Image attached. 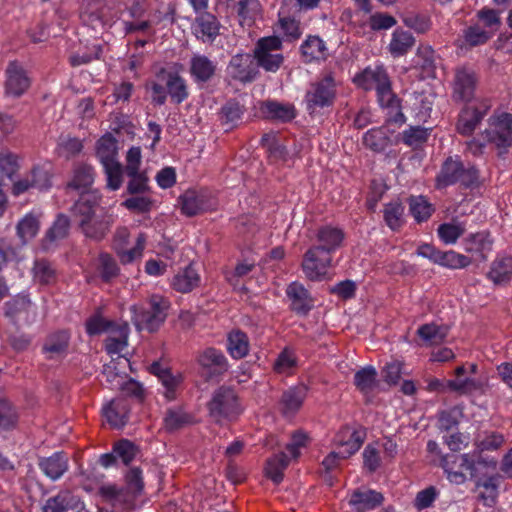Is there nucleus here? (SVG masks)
<instances>
[{"label":"nucleus","instance_id":"58836bf2","mask_svg":"<svg viewBox=\"0 0 512 512\" xmlns=\"http://www.w3.org/2000/svg\"><path fill=\"white\" fill-rule=\"evenodd\" d=\"M34 282L40 285H52L57 281V272L53 264L45 259H36L32 267Z\"/></svg>","mask_w":512,"mask_h":512},{"label":"nucleus","instance_id":"ddd939ff","mask_svg":"<svg viewBox=\"0 0 512 512\" xmlns=\"http://www.w3.org/2000/svg\"><path fill=\"white\" fill-rule=\"evenodd\" d=\"M335 98V84L331 76H326L311 84L306 92L307 109L312 113L318 108L330 106Z\"/></svg>","mask_w":512,"mask_h":512},{"label":"nucleus","instance_id":"2f4dec72","mask_svg":"<svg viewBox=\"0 0 512 512\" xmlns=\"http://www.w3.org/2000/svg\"><path fill=\"white\" fill-rule=\"evenodd\" d=\"M19 419L18 408L7 399H0V436L7 437V434L16 430Z\"/></svg>","mask_w":512,"mask_h":512},{"label":"nucleus","instance_id":"774afa93","mask_svg":"<svg viewBox=\"0 0 512 512\" xmlns=\"http://www.w3.org/2000/svg\"><path fill=\"white\" fill-rule=\"evenodd\" d=\"M33 188L40 191L48 190L52 186V175L45 166H34L29 173Z\"/></svg>","mask_w":512,"mask_h":512},{"label":"nucleus","instance_id":"9b49d317","mask_svg":"<svg viewBox=\"0 0 512 512\" xmlns=\"http://www.w3.org/2000/svg\"><path fill=\"white\" fill-rule=\"evenodd\" d=\"M177 202L181 213L188 217L211 210L215 206V201L206 189H188L178 197Z\"/></svg>","mask_w":512,"mask_h":512},{"label":"nucleus","instance_id":"c85d7f7f","mask_svg":"<svg viewBox=\"0 0 512 512\" xmlns=\"http://www.w3.org/2000/svg\"><path fill=\"white\" fill-rule=\"evenodd\" d=\"M415 43L416 39L409 31L397 28L391 35V40L387 46V50L392 57L398 58L411 51Z\"/></svg>","mask_w":512,"mask_h":512},{"label":"nucleus","instance_id":"f8f14e48","mask_svg":"<svg viewBox=\"0 0 512 512\" xmlns=\"http://www.w3.org/2000/svg\"><path fill=\"white\" fill-rule=\"evenodd\" d=\"M332 264V254L324 249L312 246L309 248L302 261V269L309 280H321Z\"/></svg>","mask_w":512,"mask_h":512},{"label":"nucleus","instance_id":"603ef678","mask_svg":"<svg viewBox=\"0 0 512 512\" xmlns=\"http://www.w3.org/2000/svg\"><path fill=\"white\" fill-rule=\"evenodd\" d=\"M260 3L258 0H240L238 2V16L241 26H251L260 15Z\"/></svg>","mask_w":512,"mask_h":512},{"label":"nucleus","instance_id":"de8ad7c7","mask_svg":"<svg viewBox=\"0 0 512 512\" xmlns=\"http://www.w3.org/2000/svg\"><path fill=\"white\" fill-rule=\"evenodd\" d=\"M383 501L381 493L374 490L356 491L352 494L350 503L359 511L371 510L379 506Z\"/></svg>","mask_w":512,"mask_h":512},{"label":"nucleus","instance_id":"49530a36","mask_svg":"<svg viewBox=\"0 0 512 512\" xmlns=\"http://www.w3.org/2000/svg\"><path fill=\"white\" fill-rule=\"evenodd\" d=\"M482 119L480 114L472 109L470 106L464 107L457 121L456 129L458 133L463 136H470L481 123Z\"/></svg>","mask_w":512,"mask_h":512},{"label":"nucleus","instance_id":"c9c22d12","mask_svg":"<svg viewBox=\"0 0 512 512\" xmlns=\"http://www.w3.org/2000/svg\"><path fill=\"white\" fill-rule=\"evenodd\" d=\"M121 323L103 317L100 310L92 314L85 322V331L90 337L103 333H114V329Z\"/></svg>","mask_w":512,"mask_h":512},{"label":"nucleus","instance_id":"a19ab883","mask_svg":"<svg viewBox=\"0 0 512 512\" xmlns=\"http://www.w3.org/2000/svg\"><path fill=\"white\" fill-rule=\"evenodd\" d=\"M129 326L126 322L121 323L114 329L115 336H109L105 340V351L109 355L120 354L128 345Z\"/></svg>","mask_w":512,"mask_h":512},{"label":"nucleus","instance_id":"423d86ee","mask_svg":"<svg viewBox=\"0 0 512 512\" xmlns=\"http://www.w3.org/2000/svg\"><path fill=\"white\" fill-rule=\"evenodd\" d=\"M148 371L157 378L166 401L171 402L178 398L184 383V376L181 372H174L170 366L160 360L153 361L149 365Z\"/></svg>","mask_w":512,"mask_h":512},{"label":"nucleus","instance_id":"052dcab7","mask_svg":"<svg viewBox=\"0 0 512 512\" xmlns=\"http://www.w3.org/2000/svg\"><path fill=\"white\" fill-rule=\"evenodd\" d=\"M403 214L404 207L398 200L387 203L383 210L384 220L392 230L401 227L403 224Z\"/></svg>","mask_w":512,"mask_h":512},{"label":"nucleus","instance_id":"4c0bfd02","mask_svg":"<svg viewBox=\"0 0 512 512\" xmlns=\"http://www.w3.org/2000/svg\"><path fill=\"white\" fill-rule=\"evenodd\" d=\"M166 87L171 101L175 104H181L189 97L186 80L176 72L167 74Z\"/></svg>","mask_w":512,"mask_h":512},{"label":"nucleus","instance_id":"37998d69","mask_svg":"<svg viewBox=\"0 0 512 512\" xmlns=\"http://www.w3.org/2000/svg\"><path fill=\"white\" fill-rule=\"evenodd\" d=\"M227 351L234 359L244 358L250 348L249 339L246 333L241 330H232L227 339Z\"/></svg>","mask_w":512,"mask_h":512},{"label":"nucleus","instance_id":"473e14b6","mask_svg":"<svg viewBox=\"0 0 512 512\" xmlns=\"http://www.w3.org/2000/svg\"><path fill=\"white\" fill-rule=\"evenodd\" d=\"M493 239L487 231H481L470 234L464 240L466 252L479 255L482 259L487 258V254L492 250Z\"/></svg>","mask_w":512,"mask_h":512},{"label":"nucleus","instance_id":"7c9ffc66","mask_svg":"<svg viewBox=\"0 0 512 512\" xmlns=\"http://www.w3.org/2000/svg\"><path fill=\"white\" fill-rule=\"evenodd\" d=\"M392 133L386 121V125L368 130L363 136V144L374 152H383L392 144L390 136Z\"/></svg>","mask_w":512,"mask_h":512},{"label":"nucleus","instance_id":"c03bdc74","mask_svg":"<svg viewBox=\"0 0 512 512\" xmlns=\"http://www.w3.org/2000/svg\"><path fill=\"white\" fill-rule=\"evenodd\" d=\"M94 168L91 165L81 163L74 168L73 177L68 183V187L75 190H86L94 182Z\"/></svg>","mask_w":512,"mask_h":512},{"label":"nucleus","instance_id":"393cba45","mask_svg":"<svg viewBox=\"0 0 512 512\" xmlns=\"http://www.w3.org/2000/svg\"><path fill=\"white\" fill-rule=\"evenodd\" d=\"M286 295L290 300V308L296 314L306 315L313 307V299L308 290L299 282H292L286 289Z\"/></svg>","mask_w":512,"mask_h":512},{"label":"nucleus","instance_id":"bf43d9fd","mask_svg":"<svg viewBox=\"0 0 512 512\" xmlns=\"http://www.w3.org/2000/svg\"><path fill=\"white\" fill-rule=\"evenodd\" d=\"M17 235L22 243L34 238L39 230V221L36 216L26 214L17 224Z\"/></svg>","mask_w":512,"mask_h":512},{"label":"nucleus","instance_id":"79ce46f5","mask_svg":"<svg viewBox=\"0 0 512 512\" xmlns=\"http://www.w3.org/2000/svg\"><path fill=\"white\" fill-rule=\"evenodd\" d=\"M304 61L324 60L327 57V48L324 41L318 36H309L301 45Z\"/></svg>","mask_w":512,"mask_h":512},{"label":"nucleus","instance_id":"1a4fd4ad","mask_svg":"<svg viewBox=\"0 0 512 512\" xmlns=\"http://www.w3.org/2000/svg\"><path fill=\"white\" fill-rule=\"evenodd\" d=\"M198 373L205 382L218 383L224 373V354L214 347H207L197 356Z\"/></svg>","mask_w":512,"mask_h":512},{"label":"nucleus","instance_id":"c756f323","mask_svg":"<svg viewBox=\"0 0 512 512\" xmlns=\"http://www.w3.org/2000/svg\"><path fill=\"white\" fill-rule=\"evenodd\" d=\"M194 422V416L187 412L182 406L168 408L163 418L164 428L168 432L183 429L192 425Z\"/></svg>","mask_w":512,"mask_h":512},{"label":"nucleus","instance_id":"7ed1b4c3","mask_svg":"<svg viewBox=\"0 0 512 512\" xmlns=\"http://www.w3.org/2000/svg\"><path fill=\"white\" fill-rule=\"evenodd\" d=\"M457 183L465 188L475 187L479 183V172L472 165L465 166L458 156H450L436 176V187L445 188Z\"/></svg>","mask_w":512,"mask_h":512},{"label":"nucleus","instance_id":"4be33fe9","mask_svg":"<svg viewBox=\"0 0 512 512\" xmlns=\"http://www.w3.org/2000/svg\"><path fill=\"white\" fill-rule=\"evenodd\" d=\"M486 278L494 286L505 287L512 281V257L497 256L490 264Z\"/></svg>","mask_w":512,"mask_h":512},{"label":"nucleus","instance_id":"f3484780","mask_svg":"<svg viewBox=\"0 0 512 512\" xmlns=\"http://www.w3.org/2000/svg\"><path fill=\"white\" fill-rule=\"evenodd\" d=\"M112 225V216L101 213L86 222L79 223L78 229L85 239L99 243L107 237Z\"/></svg>","mask_w":512,"mask_h":512},{"label":"nucleus","instance_id":"5fc2aeb1","mask_svg":"<svg viewBox=\"0 0 512 512\" xmlns=\"http://www.w3.org/2000/svg\"><path fill=\"white\" fill-rule=\"evenodd\" d=\"M354 384L364 394L370 393L377 384V372L372 366H367L355 373Z\"/></svg>","mask_w":512,"mask_h":512},{"label":"nucleus","instance_id":"69168bd1","mask_svg":"<svg viewBox=\"0 0 512 512\" xmlns=\"http://www.w3.org/2000/svg\"><path fill=\"white\" fill-rule=\"evenodd\" d=\"M492 37L482 28L480 24H473L464 29L463 40L465 45L474 47L485 44Z\"/></svg>","mask_w":512,"mask_h":512},{"label":"nucleus","instance_id":"20e7f679","mask_svg":"<svg viewBox=\"0 0 512 512\" xmlns=\"http://www.w3.org/2000/svg\"><path fill=\"white\" fill-rule=\"evenodd\" d=\"M488 143L498 150V155L507 153L512 146V114L494 113L488 120V128L482 133Z\"/></svg>","mask_w":512,"mask_h":512},{"label":"nucleus","instance_id":"5701e85b","mask_svg":"<svg viewBox=\"0 0 512 512\" xmlns=\"http://www.w3.org/2000/svg\"><path fill=\"white\" fill-rule=\"evenodd\" d=\"M217 64L202 54H194L190 59L189 73L196 84L209 82L215 75Z\"/></svg>","mask_w":512,"mask_h":512},{"label":"nucleus","instance_id":"6ab92c4d","mask_svg":"<svg viewBox=\"0 0 512 512\" xmlns=\"http://www.w3.org/2000/svg\"><path fill=\"white\" fill-rule=\"evenodd\" d=\"M43 512H86L81 499L70 491H61L50 497L43 506Z\"/></svg>","mask_w":512,"mask_h":512},{"label":"nucleus","instance_id":"f257e3e1","mask_svg":"<svg viewBox=\"0 0 512 512\" xmlns=\"http://www.w3.org/2000/svg\"><path fill=\"white\" fill-rule=\"evenodd\" d=\"M353 82L364 90H376L379 104L387 110L388 123L402 125L405 122L400 100L392 92L389 76L382 66L366 67L353 77Z\"/></svg>","mask_w":512,"mask_h":512},{"label":"nucleus","instance_id":"4468645a","mask_svg":"<svg viewBox=\"0 0 512 512\" xmlns=\"http://www.w3.org/2000/svg\"><path fill=\"white\" fill-rule=\"evenodd\" d=\"M478 84V75L470 67L462 66L455 70L452 98L456 102H470Z\"/></svg>","mask_w":512,"mask_h":512},{"label":"nucleus","instance_id":"39448f33","mask_svg":"<svg viewBox=\"0 0 512 512\" xmlns=\"http://www.w3.org/2000/svg\"><path fill=\"white\" fill-rule=\"evenodd\" d=\"M256 65L267 72H277L284 62L282 41L277 36L261 38L254 49Z\"/></svg>","mask_w":512,"mask_h":512},{"label":"nucleus","instance_id":"72a5a7b5","mask_svg":"<svg viewBox=\"0 0 512 512\" xmlns=\"http://www.w3.org/2000/svg\"><path fill=\"white\" fill-rule=\"evenodd\" d=\"M70 341V333L67 330H58L49 334L42 347L44 354H49V358L65 354Z\"/></svg>","mask_w":512,"mask_h":512},{"label":"nucleus","instance_id":"680f3d73","mask_svg":"<svg viewBox=\"0 0 512 512\" xmlns=\"http://www.w3.org/2000/svg\"><path fill=\"white\" fill-rule=\"evenodd\" d=\"M147 237L145 233H139L136 239L135 246L131 249H125V247L119 248V251L116 252L120 262L123 265L131 264L136 259L141 258L143 255V251L145 248Z\"/></svg>","mask_w":512,"mask_h":512},{"label":"nucleus","instance_id":"b1692460","mask_svg":"<svg viewBox=\"0 0 512 512\" xmlns=\"http://www.w3.org/2000/svg\"><path fill=\"white\" fill-rule=\"evenodd\" d=\"M230 75L241 82H250L255 79L258 70L249 54H237L229 63Z\"/></svg>","mask_w":512,"mask_h":512},{"label":"nucleus","instance_id":"412c9836","mask_svg":"<svg viewBox=\"0 0 512 512\" xmlns=\"http://www.w3.org/2000/svg\"><path fill=\"white\" fill-rule=\"evenodd\" d=\"M130 403L125 397L115 398L102 408L107 422L114 428H122L129 421Z\"/></svg>","mask_w":512,"mask_h":512},{"label":"nucleus","instance_id":"dca6fc26","mask_svg":"<svg viewBox=\"0 0 512 512\" xmlns=\"http://www.w3.org/2000/svg\"><path fill=\"white\" fill-rule=\"evenodd\" d=\"M365 431L362 428L343 426L334 437V443L342 453V458H349L362 446L365 439Z\"/></svg>","mask_w":512,"mask_h":512},{"label":"nucleus","instance_id":"2eb2a0df","mask_svg":"<svg viewBox=\"0 0 512 512\" xmlns=\"http://www.w3.org/2000/svg\"><path fill=\"white\" fill-rule=\"evenodd\" d=\"M102 195L97 190L83 191L71 207V214L79 226V223L86 222L96 217L100 208Z\"/></svg>","mask_w":512,"mask_h":512},{"label":"nucleus","instance_id":"ea45409f","mask_svg":"<svg viewBox=\"0 0 512 512\" xmlns=\"http://www.w3.org/2000/svg\"><path fill=\"white\" fill-rule=\"evenodd\" d=\"M117 155V141L111 134H107L98 140L96 156L102 166L119 162Z\"/></svg>","mask_w":512,"mask_h":512},{"label":"nucleus","instance_id":"f03ea898","mask_svg":"<svg viewBox=\"0 0 512 512\" xmlns=\"http://www.w3.org/2000/svg\"><path fill=\"white\" fill-rule=\"evenodd\" d=\"M170 301L160 294H152L146 302L131 307V321L138 331L156 332L165 322Z\"/></svg>","mask_w":512,"mask_h":512},{"label":"nucleus","instance_id":"3c124183","mask_svg":"<svg viewBox=\"0 0 512 512\" xmlns=\"http://www.w3.org/2000/svg\"><path fill=\"white\" fill-rule=\"evenodd\" d=\"M476 17L477 24H480L491 37L501 27L500 12L495 9L484 7L477 12Z\"/></svg>","mask_w":512,"mask_h":512},{"label":"nucleus","instance_id":"cd10ccee","mask_svg":"<svg viewBox=\"0 0 512 512\" xmlns=\"http://www.w3.org/2000/svg\"><path fill=\"white\" fill-rule=\"evenodd\" d=\"M200 280L197 269L192 264H189L174 275L171 287L177 292L189 293L199 286Z\"/></svg>","mask_w":512,"mask_h":512},{"label":"nucleus","instance_id":"a211bd4d","mask_svg":"<svg viewBox=\"0 0 512 512\" xmlns=\"http://www.w3.org/2000/svg\"><path fill=\"white\" fill-rule=\"evenodd\" d=\"M220 22L209 12L200 13L191 24L192 34L203 43H212L219 35Z\"/></svg>","mask_w":512,"mask_h":512},{"label":"nucleus","instance_id":"a878e982","mask_svg":"<svg viewBox=\"0 0 512 512\" xmlns=\"http://www.w3.org/2000/svg\"><path fill=\"white\" fill-rule=\"evenodd\" d=\"M70 224V218L67 215L57 214L42 239V248L47 251L55 246L58 241L65 239L69 234Z\"/></svg>","mask_w":512,"mask_h":512},{"label":"nucleus","instance_id":"e433bc0d","mask_svg":"<svg viewBox=\"0 0 512 512\" xmlns=\"http://www.w3.org/2000/svg\"><path fill=\"white\" fill-rule=\"evenodd\" d=\"M448 332V326L437 325L435 323L421 325L417 330L418 336L427 346L440 345L445 341L448 336Z\"/></svg>","mask_w":512,"mask_h":512},{"label":"nucleus","instance_id":"e2e57ef3","mask_svg":"<svg viewBox=\"0 0 512 512\" xmlns=\"http://www.w3.org/2000/svg\"><path fill=\"white\" fill-rule=\"evenodd\" d=\"M465 225L460 222L443 223L438 229L437 233L442 242L445 244H454L464 234Z\"/></svg>","mask_w":512,"mask_h":512},{"label":"nucleus","instance_id":"6e6552de","mask_svg":"<svg viewBox=\"0 0 512 512\" xmlns=\"http://www.w3.org/2000/svg\"><path fill=\"white\" fill-rule=\"evenodd\" d=\"M441 466L448 480L456 485L463 484L466 473L473 478L476 475L475 462L469 454H448L441 460Z\"/></svg>","mask_w":512,"mask_h":512},{"label":"nucleus","instance_id":"0e129e2a","mask_svg":"<svg viewBox=\"0 0 512 512\" xmlns=\"http://www.w3.org/2000/svg\"><path fill=\"white\" fill-rule=\"evenodd\" d=\"M103 171L106 176V188L110 191H117L123 184V173H125L120 162L104 165Z\"/></svg>","mask_w":512,"mask_h":512},{"label":"nucleus","instance_id":"aec40b11","mask_svg":"<svg viewBox=\"0 0 512 512\" xmlns=\"http://www.w3.org/2000/svg\"><path fill=\"white\" fill-rule=\"evenodd\" d=\"M38 467L51 481L59 480L69 468V460L65 452L57 451L48 457L38 459Z\"/></svg>","mask_w":512,"mask_h":512},{"label":"nucleus","instance_id":"a18cd8bd","mask_svg":"<svg viewBox=\"0 0 512 512\" xmlns=\"http://www.w3.org/2000/svg\"><path fill=\"white\" fill-rule=\"evenodd\" d=\"M97 271L104 283H110L119 276L120 267L116 259L107 252H101L98 256Z\"/></svg>","mask_w":512,"mask_h":512},{"label":"nucleus","instance_id":"864d4df0","mask_svg":"<svg viewBox=\"0 0 512 512\" xmlns=\"http://www.w3.org/2000/svg\"><path fill=\"white\" fill-rule=\"evenodd\" d=\"M262 111L270 118L290 121L295 117L294 107L288 104H282L275 101H266L263 104Z\"/></svg>","mask_w":512,"mask_h":512},{"label":"nucleus","instance_id":"9d476101","mask_svg":"<svg viewBox=\"0 0 512 512\" xmlns=\"http://www.w3.org/2000/svg\"><path fill=\"white\" fill-rule=\"evenodd\" d=\"M4 315L14 325H31L36 321V306L28 295L18 294L4 304Z\"/></svg>","mask_w":512,"mask_h":512},{"label":"nucleus","instance_id":"bb28decb","mask_svg":"<svg viewBox=\"0 0 512 512\" xmlns=\"http://www.w3.org/2000/svg\"><path fill=\"white\" fill-rule=\"evenodd\" d=\"M317 248L324 249L325 251L333 254L339 249L344 240V232L334 226L325 225L320 227L316 232Z\"/></svg>","mask_w":512,"mask_h":512},{"label":"nucleus","instance_id":"338daca9","mask_svg":"<svg viewBox=\"0 0 512 512\" xmlns=\"http://www.w3.org/2000/svg\"><path fill=\"white\" fill-rule=\"evenodd\" d=\"M297 365V359L294 352L285 348L276 358L273 368L278 374L289 375Z\"/></svg>","mask_w":512,"mask_h":512},{"label":"nucleus","instance_id":"09e8293b","mask_svg":"<svg viewBox=\"0 0 512 512\" xmlns=\"http://www.w3.org/2000/svg\"><path fill=\"white\" fill-rule=\"evenodd\" d=\"M306 395L307 389L305 386H296L285 391L281 398L284 413L296 412L302 406Z\"/></svg>","mask_w":512,"mask_h":512},{"label":"nucleus","instance_id":"0eeeda50","mask_svg":"<svg viewBox=\"0 0 512 512\" xmlns=\"http://www.w3.org/2000/svg\"><path fill=\"white\" fill-rule=\"evenodd\" d=\"M4 78V94L14 99L23 96L32 84L29 71L18 60H11L7 63Z\"/></svg>","mask_w":512,"mask_h":512},{"label":"nucleus","instance_id":"6e6d98bb","mask_svg":"<svg viewBox=\"0 0 512 512\" xmlns=\"http://www.w3.org/2000/svg\"><path fill=\"white\" fill-rule=\"evenodd\" d=\"M409 210L417 222L428 220L433 211V206L423 196H412L409 198Z\"/></svg>","mask_w":512,"mask_h":512},{"label":"nucleus","instance_id":"8fccbe9b","mask_svg":"<svg viewBox=\"0 0 512 512\" xmlns=\"http://www.w3.org/2000/svg\"><path fill=\"white\" fill-rule=\"evenodd\" d=\"M289 464V457L280 452L269 458L266 463L265 473L275 484H279L283 480V472Z\"/></svg>","mask_w":512,"mask_h":512},{"label":"nucleus","instance_id":"13d9d810","mask_svg":"<svg viewBox=\"0 0 512 512\" xmlns=\"http://www.w3.org/2000/svg\"><path fill=\"white\" fill-rule=\"evenodd\" d=\"M113 451L125 466L130 465L139 453L138 447L128 439L116 441L113 444Z\"/></svg>","mask_w":512,"mask_h":512},{"label":"nucleus","instance_id":"f704fd0d","mask_svg":"<svg viewBox=\"0 0 512 512\" xmlns=\"http://www.w3.org/2000/svg\"><path fill=\"white\" fill-rule=\"evenodd\" d=\"M402 23L417 34H426L432 28V20L428 13L419 11H405L401 14Z\"/></svg>","mask_w":512,"mask_h":512},{"label":"nucleus","instance_id":"4d7b16f0","mask_svg":"<svg viewBox=\"0 0 512 512\" xmlns=\"http://www.w3.org/2000/svg\"><path fill=\"white\" fill-rule=\"evenodd\" d=\"M437 263L449 269H462L471 264V259L453 250L441 251Z\"/></svg>","mask_w":512,"mask_h":512}]
</instances>
